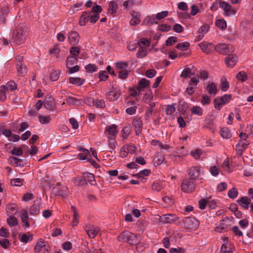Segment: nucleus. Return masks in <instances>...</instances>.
Masks as SVG:
<instances>
[{"mask_svg": "<svg viewBox=\"0 0 253 253\" xmlns=\"http://www.w3.org/2000/svg\"><path fill=\"white\" fill-rule=\"evenodd\" d=\"M4 86L7 91L8 90L13 91L15 90L17 88L15 83L12 81L8 82L6 85H4Z\"/></svg>", "mask_w": 253, "mask_h": 253, "instance_id": "obj_33", "label": "nucleus"}, {"mask_svg": "<svg viewBox=\"0 0 253 253\" xmlns=\"http://www.w3.org/2000/svg\"><path fill=\"white\" fill-rule=\"evenodd\" d=\"M7 90L5 88L4 85L0 86V100L1 101H4L6 100V93Z\"/></svg>", "mask_w": 253, "mask_h": 253, "instance_id": "obj_45", "label": "nucleus"}, {"mask_svg": "<svg viewBox=\"0 0 253 253\" xmlns=\"http://www.w3.org/2000/svg\"><path fill=\"white\" fill-rule=\"evenodd\" d=\"M132 125L135 129L137 135L140 133L142 128V121L140 118H136L133 120Z\"/></svg>", "mask_w": 253, "mask_h": 253, "instance_id": "obj_19", "label": "nucleus"}, {"mask_svg": "<svg viewBox=\"0 0 253 253\" xmlns=\"http://www.w3.org/2000/svg\"><path fill=\"white\" fill-rule=\"evenodd\" d=\"M215 25L220 29H225L226 28L227 24L224 19H218L215 22Z\"/></svg>", "mask_w": 253, "mask_h": 253, "instance_id": "obj_36", "label": "nucleus"}, {"mask_svg": "<svg viewBox=\"0 0 253 253\" xmlns=\"http://www.w3.org/2000/svg\"><path fill=\"white\" fill-rule=\"evenodd\" d=\"M131 15L132 18L129 22L130 24L133 26L139 24L140 22V20L139 19L140 14L137 12L132 11L131 12Z\"/></svg>", "mask_w": 253, "mask_h": 253, "instance_id": "obj_21", "label": "nucleus"}, {"mask_svg": "<svg viewBox=\"0 0 253 253\" xmlns=\"http://www.w3.org/2000/svg\"><path fill=\"white\" fill-rule=\"evenodd\" d=\"M26 39V34L24 31L21 29H18L17 30L16 34L14 36L12 40L14 42L17 44H20L24 42Z\"/></svg>", "mask_w": 253, "mask_h": 253, "instance_id": "obj_7", "label": "nucleus"}, {"mask_svg": "<svg viewBox=\"0 0 253 253\" xmlns=\"http://www.w3.org/2000/svg\"><path fill=\"white\" fill-rule=\"evenodd\" d=\"M231 95L230 94H225L221 96L220 98L222 99V104L224 105L227 103H228L231 99Z\"/></svg>", "mask_w": 253, "mask_h": 253, "instance_id": "obj_62", "label": "nucleus"}, {"mask_svg": "<svg viewBox=\"0 0 253 253\" xmlns=\"http://www.w3.org/2000/svg\"><path fill=\"white\" fill-rule=\"evenodd\" d=\"M150 82L145 78L141 79L138 83V88L141 89V91L143 90V88H146L149 87Z\"/></svg>", "mask_w": 253, "mask_h": 253, "instance_id": "obj_24", "label": "nucleus"}, {"mask_svg": "<svg viewBox=\"0 0 253 253\" xmlns=\"http://www.w3.org/2000/svg\"><path fill=\"white\" fill-rule=\"evenodd\" d=\"M192 179L185 178L183 180L181 185V190L185 193H191L196 188V184Z\"/></svg>", "mask_w": 253, "mask_h": 253, "instance_id": "obj_4", "label": "nucleus"}, {"mask_svg": "<svg viewBox=\"0 0 253 253\" xmlns=\"http://www.w3.org/2000/svg\"><path fill=\"white\" fill-rule=\"evenodd\" d=\"M249 144L250 142L247 141L239 140L236 145V151L240 155H242L243 151L245 150Z\"/></svg>", "mask_w": 253, "mask_h": 253, "instance_id": "obj_18", "label": "nucleus"}, {"mask_svg": "<svg viewBox=\"0 0 253 253\" xmlns=\"http://www.w3.org/2000/svg\"><path fill=\"white\" fill-rule=\"evenodd\" d=\"M102 11L101 7L96 3H94L91 11H85L82 13L80 18L79 25L82 26H85L88 21L92 23H96Z\"/></svg>", "mask_w": 253, "mask_h": 253, "instance_id": "obj_1", "label": "nucleus"}, {"mask_svg": "<svg viewBox=\"0 0 253 253\" xmlns=\"http://www.w3.org/2000/svg\"><path fill=\"white\" fill-rule=\"evenodd\" d=\"M119 240L131 245H137L140 242L139 236L127 231H124L118 237Z\"/></svg>", "mask_w": 253, "mask_h": 253, "instance_id": "obj_2", "label": "nucleus"}, {"mask_svg": "<svg viewBox=\"0 0 253 253\" xmlns=\"http://www.w3.org/2000/svg\"><path fill=\"white\" fill-rule=\"evenodd\" d=\"M214 108L216 109L220 110L224 104H222V99L220 97H217L214 100Z\"/></svg>", "mask_w": 253, "mask_h": 253, "instance_id": "obj_47", "label": "nucleus"}, {"mask_svg": "<svg viewBox=\"0 0 253 253\" xmlns=\"http://www.w3.org/2000/svg\"><path fill=\"white\" fill-rule=\"evenodd\" d=\"M130 129L129 127H124L122 130V136L124 139H126L130 133Z\"/></svg>", "mask_w": 253, "mask_h": 253, "instance_id": "obj_59", "label": "nucleus"}, {"mask_svg": "<svg viewBox=\"0 0 253 253\" xmlns=\"http://www.w3.org/2000/svg\"><path fill=\"white\" fill-rule=\"evenodd\" d=\"M190 43L188 42H183L177 44V49L181 50H186L190 46Z\"/></svg>", "mask_w": 253, "mask_h": 253, "instance_id": "obj_43", "label": "nucleus"}, {"mask_svg": "<svg viewBox=\"0 0 253 253\" xmlns=\"http://www.w3.org/2000/svg\"><path fill=\"white\" fill-rule=\"evenodd\" d=\"M220 135L223 138L225 139H228L231 137L230 130L226 127L221 129Z\"/></svg>", "mask_w": 253, "mask_h": 253, "instance_id": "obj_29", "label": "nucleus"}, {"mask_svg": "<svg viewBox=\"0 0 253 253\" xmlns=\"http://www.w3.org/2000/svg\"><path fill=\"white\" fill-rule=\"evenodd\" d=\"M203 172V170L200 166H193L191 167L188 171V174L191 179H197L201 176Z\"/></svg>", "mask_w": 253, "mask_h": 253, "instance_id": "obj_6", "label": "nucleus"}, {"mask_svg": "<svg viewBox=\"0 0 253 253\" xmlns=\"http://www.w3.org/2000/svg\"><path fill=\"white\" fill-rule=\"evenodd\" d=\"M201 49L205 53L209 54L214 50L215 45L212 43L203 42L199 43Z\"/></svg>", "mask_w": 253, "mask_h": 253, "instance_id": "obj_10", "label": "nucleus"}, {"mask_svg": "<svg viewBox=\"0 0 253 253\" xmlns=\"http://www.w3.org/2000/svg\"><path fill=\"white\" fill-rule=\"evenodd\" d=\"M84 177L90 184L94 185L95 184L94 175L92 173L86 172L84 174Z\"/></svg>", "mask_w": 253, "mask_h": 253, "instance_id": "obj_28", "label": "nucleus"}, {"mask_svg": "<svg viewBox=\"0 0 253 253\" xmlns=\"http://www.w3.org/2000/svg\"><path fill=\"white\" fill-rule=\"evenodd\" d=\"M237 202L244 209L248 210L251 203V199L247 196L243 197L238 199Z\"/></svg>", "mask_w": 253, "mask_h": 253, "instance_id": "obj_17", "label": "nucleus"}, {"mask_svg": "<svg viewBox=\"0 0 253 253\" xmlns=\"http://www.w3.org/2000/svg\"><path fill=\"white\" fill-rule=\"evenodd\" d=\"M184 249L180 247L177 248H172L169 250L170 253H184Z\"/></svg>", "mask_w": 253, "mask_h": 253, "instance_id": "obj_64", "label": "nucleus"}, {"mask_svg": "<svg viewBox=\"0 0 253 253\" xmlns=\"http://www.w3.org/2000/svg\"><path fill=\"white\" fill-rule=\"evenodd\" d=\"M106 98L109 101H115L118 99L120 96L119 91L111 90L106 93Z\"/></svg>", "mask_w": 253, "mask_h": 253, "instance_id": "obj_16", "label": "nucleus"}, {"mask_svg": "<svg viewBox=\"0 0 253 253\" xmlns=\"http://www.w3.org/2000/svg\"><path fill=\"white\" fill-rule=\"evenodd\" d=\"M207 90L210 94L215 95L217 93V86L213 83H209L207 86Z\"/></svg>", "mask_w": 253, "mask_h": 253, "instance_id": "obj_22", "label": "nucleus"}, {"mask_svg": "<svg viewBox=\"0 0 253 253\" xmlns=\"http://www.w3.org/2000/svg\"><path fill=\"white\" fill-rule=\"evenodd\" d=\"M224 222V220L221 221L219 225L215 228V230L216 232H222L226 230L227 228V225L225 224Z\"/></svg>", "mask_w": 253, "mask_h": 253, "instance_id": "obj_35", "label": "nucleus"}, {"mask_svg": "<svg viewBox=\"0 0 253 253\" xmlns=\"http://www.w3.org/2000/svg\"><path fill=\"white\" fill-rule=\"evenodd\" d=\"M106 131L107 132L108 138H115L118 133L117 130V126L115 125H112L111 126L106 127Z\"/></svg>", "mask_w": 253, "mask_h": 253, "instance_id": "obj_15", "label": "nucleus"}, {"mask_svg": "<svg viewBox=\"0 0 253 253\" xmlns=\"http://www.w3.org/2000/svg\"><path fill=\"white\" fill-rule=\"evenodd\" d=\"M175 104L166 106V113L167 115H172L175 111Z\"/></svg>", "mask_w": 253, "mask_h": 253, "instance_id": "obj_37", "label": "nucleus"}, {"mask_svg": "<svg viewBox=\"0 0 253 253\" xmlns=\"http://www.w3.org/2000/svg\"><path fill=\"white\" fill-rule=\"evenodd\" d=\"M40 206L39 204H37L36 201L30 209V213L33 215H37L40 213Z\"/></svg>", "mask_w": 253, "mask_h": 253, "instance_id": "obj_26", "label": "nucleus"}, {"mask_svg": "<svg viewBox=\"0 0 253 253\" xmlns=\"http://www.w3.org/2000/svg\"><path fill=\"white\" fill-rule=\"evenodd\" d=\"M21 220L22 223L24 224V225L26 227L28 228L29 227L30 225L28 222V212L26 210H24L23 211V212L21 214Z\"/></svg>", "mask_w": 253, "mask_h": 253, "instance_id": "obj_25", "label": "nucleus"}, {"mask_svg": "<svg viewBox=\"0 0 253 253\" xmlns=\"http://www.w3.org/2000/svg\"><path fill=\"white\" fill-rule=\"evenodd\" d=\"M141 92V89L136 86L130 89V95L132 96H136L137 95H139Z\"/></svg>", "mask_w": 253, "mask_h": 253, "instance_id": "obj_60", "label": "nucleus"}, {"mask_svg": "<svg viewBox=\"0 0 253 253\" xmlns=\"http://www.w3.org/2000/svg\"><path fill=\"white\" fill-rule=\"evenodd\" d=\"M214 47V50L222 54H227L233 51L230 50L229 46L224 43H218Z\"/></svg>", "mask_w": 253, "mask_h": 253, "instance_id": "obj_9", "label": "nucleus"}, {"mask_svg": "<svg viewBox=\"0 0 253 253\" xmlns=\"http://www.w3.org/2000/svg\"><path fill=\"white\" fill-rule=\"evenodd\" d=\"M79 34L76 31H71L69 33L68 40L71 44L76 45L79 42Z\"/></svg>", "mask_w": 253, "mask_h": 253, "instance_id": "obj_14", "label": "nucleus"}, {"mask_svg": "<svg viewBox=\"0 0 253 253\" xmlns=\"http://www.w3.org/2000/svg\"><path fill=\"white\" fill-rule=\"evenodd\" d=\"M118 9V5L116 1H111L109 3L108 11L109 13L114 14L116 13Z\"/></svg>", "mask_w": 253, "mask_h": 253, "instance_id": "obj_23", "label": "nucleus"}, {"mask_svg": "<svg viewBox=\"0 0 253 253\" xmlns=\"http://www.w3.org/2000/svg\"><path fill=\"white\" fill-rule=\"evenodd\" d=\"M202 154V151L200 149H197L195 151L191 152V155L196 160L199 159Z\"/></svg>", "mask_w": 253, "mask_h": 253, "instance_id": "obj_61", "label": "nucleus"}, {"mask_svg": "<svg viewBox=\"0 0 253 253\" xmlns=\"http://www.w3.org/2000/svg\"><path fill=\"white\" fill-rule=\"evenodd\" d=\"M178 217L174 214H167L161 217L160 221L164 223H172L178 219Z\"/></svg>", "mask_w": 253, "mask_h": 253, "instance_id": "obj_12", "label": "nucleus"}, {"mask_svg": "<svg viewBox=\"0 0 253 253\" xmlns=\"http://www.w3.org/2000/svg\"><path fill=\"white\" fill-rule=\"evenodd\" d=\"M124 149L126 150L127 152L128 153H128L133 154V153H135L136 148L133 144H131V145L127 144V145H126L124 146Z\"/></svg>", "mask_w": 253, "mask_h": 253, "instance_id": "obj_44", "label": "nucleus"}, {"mask_svg": "<svg viewBox=\"0 0 253 253\" xmlns=\"http://www.w3.org/2000/svg\"><path fill=\"white\" fill-rule=\"evenodd\" d=\"M9 161L11 165L15 167H24L25 164L22 159L14 157H9Z\"/></svg>", "mask_w": 253, "mask_h": 253, "instance_id": "obj_20", "label": "nucleus"}, {"mask_svg": "<svg viewBox=\"0 0 253 253\" xmlns=\"http://www.w3.org/2000/svg\"><path fill=\"white\" fill-rule=\"evenodd\" d=\"M38 118L39 122L42 124H48L51 120V117L49 116L40 115Z\"/></svg>", "mask_w": 253, "mask_h": 253, "instance_id": "obj_30", "label": "nucleus"}, {"mask_svg": "<svg viewBox=\"0 0 253 253\" xmlns=\"http://www.w3.org/2000/svg\"><path fill=\"white\" fill-rule=\"evenodd\" d=\"M94 104L96 107L103 108L105 107V103L102 99H96L94 101Z\"/></svg>", "mask_w": 253, "mask_h": 253, "instance_id": "obj_54", "label": "nucleus"}, {"mask_svg": "<svg viewBox=\"0 0 253 253\" xmlns=\"http://www.w3.org/2000/svg\"><path fill=\"white\" fill-rule=\"evenodd\" d=\"M108 138V145L109 148L111 149L109 150L111 152H112V150H113L116 144V141L115 138Z\"/></svg>", "mask_w": 253, "mask_h": 253, "instance_id": "obj_49", "label": "nucleus"}, {"mask_svg": "<svg viewBox=\"0 0 253 253\" xmlns=\"http://www.w3.org/2000/svg\"><path fill=\"white\" fill-rule=\"evenodd\" d=\"M164 156L162 154H158L155 157L154 159V165H160L164 162Z\"/></svg>", "mask_w": 253, "mask_h": 253, "instance_id": "obj_42", "label": "nucleus"}, {"mask_svg": "<svg viewBox=\"0 0 253 253\" xmlns=\"http://www.w3.org/2000/svg\"><path fill=\"white\" fill-rule=\"evenodd\" d=\"M156 74V71L155 69H150L145 73V76L149 78H152Z\"/></svg>", "mask_w": 253, "mask_h": 253, "instance_id": "obj_63", "label": "nucleus"}, {"mask_svg": "<svg viewBox=\"0 0 253 253\" xmlns=\"http://www.w3.org/2000/svg\"><path fill=\"white\" fill-rule=\"evenodd\" d=\"M185 228L189 229L195 230L199 225V222L194 217H187L182 220Z\"/></svg>", "mask_w": 253, "mask_h": 253, "instance_id": "obj_5", "label": "nucleus"}, {"mask_svg": "<svg viewBox=\"0 0 253 253\" xmlns=\"http://www.w3.org/2000/svg\"><path fill=\"white\" fill-rule=\"evenodd\" d=\"M11 153L13 155L20 156L22 155L23 151L22 149L19 147H14L11 151Z\"/></svg>", "mask_w": 253, "mask_h": 253, "instance_id": "obj_51", "label": "nucleus"}, {"mask_svg": "<svg viewBox=\"0 0 253 253\" xmlns=\"http://www.w3.org/2000/svg\"><path fill=\"white\" fill-rule=\"evenodd\" d=\"M210 172L213 176H216L219 173L220 169L216 166H212L210 167L209 169Z\"/></svg>", "mask_w": 253, "mask_h": 253, "instance_id": "obj_40", "label": "nucleus"}, {"mask_svg": "<svg viewBox=\"0 0 253 253\" xmlns=\"http://www.w3.org/2000/svg\"><path fill=\"white\" fill-rule=\"evenodd\" d=\"M192 75L191 70L190 68H185L181 73V77L186 78Z\"/></svg>", "mask_w": 253, "mask_h": 253, "instance_id": "obj_53", "label": "nucleus"}, {"mask_svg": "<svg viewBox=\"0 0 253 253\" xmlns=\"http://www.w3.org/2000/svg\"><path fill=\"white\" fill-rule=\"evenodd\" d=\"M7 222L10 226H14L17 224V219L13 216H10L7 219Z\"/></svg>", "mask_w": 253, "mask_h": 253, "instance_id": "obj_50", "label": "nucleus"}, {"mask_svg": "<svg viewBox=\"0 0 253 253\" xmlns=\"http://www.w3.org/2000/svg\"><path fill=\"white\" fill-rule=\"evenodd\" d=\"M238 195V192L236 188H232L230 189L228 192V196L231 199H235L236 198Z\"/></svg>", "mask_w": 253, "mask_h": 253, "instance_id": "obj_41", "label": "nucleus"}, {"mask_svg": "<svg viewBox=\"0 0 253 253\" xmlns=\"http://www.w3.org/2000/svg\"><path fill=\"white\" fill-rule=\"evenodd\" d=\"M78 59L75 56H69L66 60V67H69L72 66L75 64L77 63Z\"/></svg>", "mask_w": 253, "mask_h": 253, "instance_id": "obj_32", "label": "nucleus"}, {"mask_svg": "<svg viewBox=\"0 0 253 253\" xmlns=\"http://www.w3.org/2000/svg\"><path fill=\"white\" fill-rule=\"evenodd\" d=\"M139 50L136 53L137 57L138 58H143L147 55V48H145L144 47L141 46H139Z\"/></svg>", "mask_w": 253, "mask_h": 253, "instance_id": "obj_31", "label": "nucleus"}, {"mask_svg": "<svg viewBox=\"0 0 253 253\" xmlns=\"http://www.w3.org/2000/svg\"><path fill=\"white\" fill-rule=\"evenodd\" d=\"M59 72L58 71H54L50 74V79L52 81H57L59 77Z\"/></svg>", "mask_w": 253, "mask_h": 253, "instance_id": "obj_58", "label": "nucleus"}, {"mask_svg": "<svg viewBox=\"0 0 253 253\" xmlns=\"http://www.w3.org/2000/svg\"><path fill=\"white\" fill-rule=\"evenodd\" d=\"M236 78L238 80L242 82L246 81L248 79L247 74L244 72L241 71L238 73L236 75Z\"/></svg>", "mask_w": 253, "mask_h": 253, "instance_id": "obj_38", "label": "nucleus"}, {"mask_svg": "<svg viewBox=\"0 0 253 253\" xmlns=\"http://www.w3.org/2000/svg\"><path fill=\"white\" fill-rule=\"evenodd\" d=\"M209 29V26L207 25H203L199 29L198 33H200L201 34L203 35V36H204L208 32Z\"/></svg>", "mask_w": 253, "mask_h": 253, "instance_id": "obj_55", "label": "nucleus"}, {"mask_svg": "<svg viewBox=\"0 0 253 253\" xmlns=\"http://www.w3.org/2000/svg\"><path fill=\"white\" fill-rule=\"evenodd\" d=\"M84 229L88 237L91 239H93L100 231L99 227L91 225H85Z\"/></svg>", "mask_w": 253, "mask_h": 253, "instance_id": "obj_8", "label": "nucleus"}, {"mask_svg": "<svg viewBox=\"0 0 253 253\" xmlns=\"http://www.w3.org/2000/svg\"><path fill=\"white\" fill-rule=\"evenodd\" d=\"M234 246L227 240V238L224 239V243L221 247L220 252L221 253H232Z\"/></svg>", "mask_w": 253, "mask_h": 253, "instance_id": "obj_11", "label": "nucleus"}, {"mask_svg": "<svg viewBox=\"0 0 253 253\" xmlns=\"http://www.w3.org/2000/svg\"><path fill=\"white\" fill-rule=\"evenodd\" d=\"M69 82L72 84H74L77 85H80L84 84V81L82 80L80 78L71 77L69 79Z\"/></svg>", "mask_w": 253, "mask_h": 253, "instance_id": "obj_34", "label": "nucleus"}, {"mask_svg": "<svg viewBox=\"0 0 253 253\" xmlns=\"http://www.w3.org/2000/svg\"><path fill=\"white\" fill-rule=\"evenodd\" d=\"M16 208V207L14 204H9L6 207V211L9 214H14L17 211Z\"/></svg>", "mask_w": 253, "mask_h": 253, "instance_id": "obj_39", "label": "nucleus"}, {"mask_svg": "<svg viewBox=\"0 0 253 253\" xmlns=\"http://www.w3.org/2000/svg\"><path fill=\"white\" fill-rule=\"evenodd\" d=\"M34 198V196L32 193H26L25 194L23 197L22 200L25 202H27L30 200H32Z\"/></svg>", "mask_w": 253, "mask_h": 253, "instance_id": "obj_56", "label": "nucleus"}, {"mask_svg": "<svg viewBox=\"0 0 253 253\" xmlns=\"http://www.w3.org/2000/svg\"><path fill=\"white\" fill-rule=\"evenodd\" d=\"M219 7L223 11V15L225 16H231L235 15L237 9L232 7L229 3L225 1H220L219 3Z\"/></svg>", "mask_w": 253, "mask_h": 253, "instance_id": "obj_3", "label": "nucleus"}, {"mask_svg": "<svg viewBox=\"0 0 253 253\" xmlns=\"http://www.w3.org/2000/svg\"><path fill=\"white\" fill-rule=\"evenodd\" d=\"M11 183L13 186H20L23 184V180L20 178H14L11 180Z\"/></svg>", "mask_w": 253, "mask_h": 253, "instance_id": "obj_57", "label": "nucleus"}, {"mask_svg": "<svg viewBox=\"0 0 253 253\" xmlns=\"http://www.w3.org/2000/svg\"><path fill=\"white\" fill-rule=\"evenodd\" d=\"M226 65L229 68L233 67L238 61V57L235 54H229L225 57Z\"/></svg>", "mask_w": 253, "mask_h": 253, "instance_id": "obj_13", "label": "nucleus"}, {"mask_svg": "<svg viewBox=\"0 0 253 253\" xmlns=\"http://www.w3.org/2000/svg\"><path fill=\"white\" fill-rule=\"evenodd\" d=\"M190 111L193 115L201 116L203 115V109L198 106H194L190 109Z\"/></svg>", "mask_w": 253, "mask_h": 253, "instance_id": "obj_27", "label": "nucleus"}, {"mask_svg": "<svg viewBox=\"0 0 253 253\" xmlns=\"http://www.w3.org/2000/svg\"><path fill=\"white\" fill-rule=\"evenodd\" d=\"M137 44L139 46L144 47L146 48L150 44L149 42L145 39H141L138 42Z\"/></svg>", "mask_w": 253, "mask_h": 253, "instance_id": "obj_52", "label": "nucleus"}, {"mask_svg": "<svg viewBox=\"0 0 253 253\" xmlns=\"http://www.w3.org/2000/svg\"><path fill=\"white\" fill-rule=\"evenodd\" d=\"M20 240L23 243H27L29 241L32 240V236H28L25 234L20 233L19 234Z\"/></svg>", "mask_w": 253, "mask_h": 253, "instance_id": "obj_48", "label": "nucleus"}, {"mask_svg": "<svg viewBox=\"0 0 253 253\" xmlns=\"http://www.w3.org/2000/svg\"><path fill=\"white\" fill-rule=\"evenodd\" d=\"M45 244L43 241L42 240H40L38 243H37L35 247V251L36 252L39 253L42 250V249L44 247L45 248Z\"/></svg>", "mask_w": 253, "mask_h": 253, "instance_id": "obj_46", "label": "nucleus"}]
</instances>
